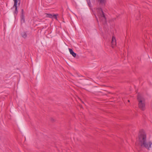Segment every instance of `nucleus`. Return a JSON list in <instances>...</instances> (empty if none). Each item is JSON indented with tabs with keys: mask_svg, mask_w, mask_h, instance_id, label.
Instances as JSON below:
<instances>
[{
	"mask_svg": "<svg viewBox=\"0 0 152 152\" xmlns=\"http://www.w3.org/2000/svg\"><path fill=\"white\" fill-rule=\"evenodd\" d=\"M18 0H13L14 2V4L13 6V8H18L17 4L18 3Z\"/></svg>",
	"mask_w": 152,
	"mask_h": 152,
	"instance_id": "0eeeda50",
	"label": "nucleus"
},
{
	"mask_svg": "<svg viewBox=\"0 0 152 152\" xmlns=\"http://www.w3.org/2000/svg\"><path fill=\"white\" fill-rule=\"evenodd\" d=\"M18 13V10L17 8H16L15 9V11L14 12V14L15 15V14H16V15Z\"/></svg>",
	"mask_w": 152,
	"mask_h": 152,
	"instance_id": "9d476101",
	"label": "nucleus"
},
{
	"mask_svg": "<svg viewBox=\"0 0 152 152\" xmlns=\"http://www.w3.org/2000/svg\"><path fill=\"white\" fill-rule=\"evenodd\" d=\"M53 14H48L46 13V17H48L50 18H53Z\"/></svg>",
	"mask_w": 152,
	"mask_h": 152,
	"instance_id": "1a4fd4ad",
	"label": "nucleus"
},
{
	"mask_svg": "<svg viewBox=\"0 0 152 152\" xmlns=\"http://www.w3.org/2000/svg\"><path fill=\"white\" fill-rule=\"evenodd\" d=\"M137 99L138 102V107L142 110H144L145 109V99L142 95L138 94L137 96Z\"/></svg>",
	"mask_w": 152,
	"mask_h": 152,
	"instance_id": "f03ea898",
	"label": "nucleus"
},
{
	"mask_svg": "<svg viewBox=\"0 0 152 152\" xmlns=\"http://www.w3.org/2000/svg\"><path fill=\"white\" fill-rule=\"evenodd\" d=\"M99 3L100 4H103L104 3V0H99Z\"/></svg>",
	"mask_w": 152,
	"mask_h": 152,
	"instance_id": "f8f14e48",
	"label": "nucleus"
},
{
	"mask_svg": "<svg viewBox=\"0 0 152 152\" xmlns=\"http://www.w3.org/2000/svg\"><path fill=\"white\" fill-rule=\"evenodd\" d=\"M88 6L89 7H90V5L91 4V3H90V1H88Z\"/></svg>",
	"mask_w": 152,
	"mask_h": 152,
	"instance_id": "2eb2a0df",
	"label": "nucleus"
},
{
	"mask_svg": "<svg viewBox=\"0 0 152 152\" xmlns=\"http://www.w3.org/2000/svg\"><path fill=\"white\" fill-rule=\"evenodd\" d=\"M20 18H21V22L22 23H25V20L24 18V15H20Z\"/></svg>",
	"mask_w": 152,
	"mask_h": 152,
	"instance_id": "6e6552de",
	"label": "nucleus"
},
{
	"mask_svg": "<svg viewBox=\"0 0 152 152\" xmlns=\"http://www.w3.org/2000/svg\"><path fill=\"white\" fill-rule=\"evenodd\" d=\"M18 3L17 5H18V6H20V0H18Z\"/></svg>",
	"mask_w": 152,
	"mask_h": 152,
	"instance_id": "ddd939ff",
	"label": "nucleus"
},
{
	"mask_svg": "<svg viewBox=\"0 0 152 152\" xmlns=\"http://www.w3.org/2000/svg\"><path fill=\"white\" fill-rule=\"evenodd\" d=\"M23 9H22L21 10V15H23Z\"/></svg>",
	"mask_w": 152,
	"mask_h": 152,
	"instance_id": "4468645a",
	"label": "nucleus"
},
{
	"mask_svg": "<svg viewBox=\"0 0 152 152\" xmlns=\"http://www.w3.org/2000/svg\"><path fill=\"white\" fill-rule=\"evenodd\" d=\"M128 102H129V100H128Z\"/></svg>",
	"mask_w": 152,
	"mask_h": 152,
	"instance_id": "dca6fc26",
	"label": "nucleus"
},
{
	"mask_svg": "<svg viewBox=\"0 0 152 152\" xmlns=\"http://www.w3.org/2000/svg\"><path fill=\"white\" fill-rule=\"evenodd\" d=\"M53 14V15H52L53 16V18H54L57 20V15H58V14Z\"/></svg>",
	"mask_w": 152,
	"mask_h": 152,
	"instance_id": "9b49d317",
	"label": "nucleus"
},
{
	"mask_svg": "<svg viewBox=\"0 0 152 152\" xmlns=\"http://www.w3.org/2000/svg\"><path fill=\"white\" fill-rule=\"evenodd\" d=\"M20 35L24 39H26L27 37V31H24L21 32L20 33Z\"/></svg>",
	"mask_w": 152,
	"mask_h": 152,
	"instance_id": "20e7f679",
	"label": "nucleus"
},
{
	"mask_svg": "<svg viewBox=\"0 0 152 152\" xmlns=\"http://www.w3.org/2000/svg\"><path fill=\"white\" fill-rule=\"evenodd\" d=\"M97 10L99 14V21L104 25L106 24L107 23L106 19L102 9L101 8H98Z\"/></svg>",
	"mask_w": 152,
	"mask_h": 152,
	"instance_id": "7ed1b4c3",
	"label": "nucleus"
},
{
	"mask_svg": "<svg viewBox=\"0 0 152 152\" xmlns=\"http://www.w3.org/2000/svg\"><path fill=\"white\" fill-rule=\"evenodd\" d=\"M111 43L112 47H114V46L116 44V40L115 38L113 36L112 39Z\"/></svg>",
	"mask_w": 152,
	"mask_h": 152,
	"instance_id": "39448f33",
	"label": "nucleus"
},
{
	"mask_svg": "<svg viewBox=\"0 0 152 152\" xmlns=\"http://www.w3.org/2000/svg\"><path fill=\"white\" fill-rule=\"evenodd\" d=\"M97 22H99V21H98V20H97Z\"/></svg>",
	"mask_w": 152,
	"mask_h": 152,
	"instance_id": "f3484780",
	"label": "nucleus"
},
{
	"mask_svg": "<svg viewBox=\"0 0 152 152\" xmlns=\"http://www.w3.org/2000/svg\"><path fill=\"white\" fill-rule=\"evenodd\" d=\"M139 144L142 148H144L149 150L151 148L152 142L147 141L146 134L143 129L140 130L138 135Z\"/></svg>",
	"mask_w": 152,
	"mask_h": 152,
	"instance_id": "f257e3e1",
	"label": "nucleus"
},
{
	"mask_svg": "<svg viewBox=\"0 0 152 152\" xmlns=\"http://www.w3.org/2000/svg\"><path fill=\"white\" fill-rule=\"evenodd\" d=\"M69 49L70 54L72 55L74 57H75L76 56V53H74L72 49L69 48Z\"/></svg>",
	"mask_w": 152,
	"mask_h": 152,
	"instance_id": "423d86ee",
	"label": "nucleus"
}]
</instances>
